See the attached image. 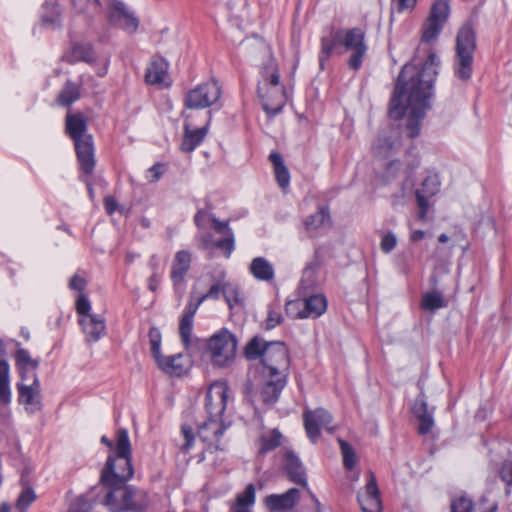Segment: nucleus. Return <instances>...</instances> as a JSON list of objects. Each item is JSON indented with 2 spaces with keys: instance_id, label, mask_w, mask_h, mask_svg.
<instances>
[{
  "instance_id": "nucleus-7",
  "label": "nucleus",
  "mask_w": 512,
  "mask_h": 512,
  "mask_svg": "<svg viewBox=\"0 0 512 512\" xmlns=\"http://www.w3.org/2000/svg\"><path fill=\"white\" fill-rule=\"evenodd\" d=\"M286 377L287 375L265 376L262 373L259 383L249 381L245 384V398L253 405L257 397L265 405H273L286 385Z\"/></svg>"
},
{
  "instance_id": "nucleus-9",
  "label": "nucleus",
  "mask_w": 512,
  "mask_h": 512,
  "mask_svg": "<svg viewBox=\"0 0 512 512\" xmlns=\"http://www.w3.org/2000/svg\"><path fill=\"white\" fill-rule=\"evenodd\" d=\"M226 428L227 426L221 420L210 418L199 426L197 436L203 444V449L199 454L198 462L204 461L207 458V453L213 454L216 451H225L226 446L221 442V437Z\"/></svg>"
},
{
  "instance_id": "nucleus-16",
  "label": "nucleus",
  "mask_w": 512,
  "mask_h": 512,
  "mask_svg": "<svg viewBox=\"0 0 512 512\" xmlns=\"http://www.w3.org/2000/svg\"><path fill=\"white\" fill-rule=\"evenodd\" d=\"M358 502L363 512H382L383 506L380 498V490L375 474L369 471L364 493L358 494Z\"/></svg>"
},
{
  "instance_id": "nucleus-8",
  "label": "nucleus",
  "mask_w": 512,
  "mask_h": 512,
  "mask_svg": "<svg viewBox=\"0 0 512 512\" xmlns=\"http://www.w3.org/2000/svg\"><path fill=\"white\" fill-rule=\"evenodd\" d=\"M207 350L214 365L225 367L235 358L237 339L227 329H221L209 338Z\"/></svg>"
},
{
  "instance_id": "nucleus-41",
  "label": "nucleus",
  "mask_w": 512,
  "mask_h": 512,
  "mask_svg": "<svg viewBox=\"0 0 512 512\" xmlns=\"http://www.w3.org/2000/svg\"><path fill=\"white\" fill-rule=\"evenodd\" d=\"M446 306L447 301L439 292H427L422 296L421 307L426 311L433 312Z\"/></svg>"
},
{
  "instance_id": "nucleus-39",
  "label": "nucleus",
  "mask_w": 512,
  "mask_h": 512,
  "mask_svg": "<svg viewBox=\"0 0 512 512\" xmlns=\"http://www.w3.org/2000/svg\"><path fill=\"white\" fill-rule=\"evenodd\" d=\"M0 402L4 405L11 402L9 365L6 361H0Z\"/></svg>"
},
{
  "instance_id": "nucleus-25",
  "label": "nucleus",
  "mask_w": 512,
  "mask_h": 512,
  "mask_svg": "<svg viewBox=\"0 0 512 512\" xmlns=\"http://www.w3.org/2000/svg\"><path fill=\"white\" fill-rule=\"evenodd\" d=\"M79 324L82 327L87 342H97L106 331L105 320L99 315L80 317Z\"/></svg>"
},
{
  "instance_id": "nucleus-53",
  "label": "nucleus",
  "mask_w": 512,
  "mask_h": 512,
  "mask_svg": "<svg viewBox=\"0 0 512 512\" xmlns=\"http://www.w3.org/2000/svg\"><path fill=\"white\" fill-rule=\"evenodd\" d=\"M182 435L184 437L185 442L183 443L181 449L183 452L188 453L191 450L193 444L195 443V435L193 433V429L190 426L183 425Z\"/></svg>"
},
{
  "instance_id": "nucleus-24",
  "label": "nucleus",
  "mask_w": 512,
  "mask_h": 512,
  "mask_svg": "<svg viewBox=\"0 0 512 512\" xmlns=\"http://www.w3.org/2000/svg\"><path fill=\"white\" fill-rule=\"evenodd\" d=\"M283 471L290 481L303 487H307L305 470L299 458L292 451H286L284 454Z\"/></svg>"
},
{
  "instance_id": "nucleus-55",
  "label": "nucleus",
  "mask_w": 512,
  "mask_h": 512,
  "mask_svg": "<svg viewBox=\"0 0 512 512\" xmlns=\"http://www.w3.org/2000/svg\"><path fill=\"white\" fill-rule=\"evenodd\" d=\"M166 167L162 163H156L151 168L148 169L146 178L150 182H156L158 181L161 176L165 173Z\"/></svg>"
},
{
  "instance_id": "nucleus-32",
  "label": "nucleus",
  "mask_w": 512,
  "mask_h": 512,
  "mask_svg": "<svg viewBox=\"0 0 512 512\" xmlns=\"http://www.w3.org/2000/svg\"><path fill=\"white\" fill-rule=\"evenodd\" d=\"M331 224V217L329 208L327 206H321L319 209L308 216L304 221L305 229L308 232L316 231L325 225Z\"/></svg>"
},
{
  "instance_id": "nucleus-20",
  "label": "nucleus",
  "mask_w": 512,
  "mask_h": 512,
  "mask_svg": "<svg viewBox=\"0 0 512 512\" xmlns=\"http://www.w3.org/2000/svg\"><path fill=\"white\" fill-rule=\"evenodd\" d=\"M192 256L187 250L176 252L171 265L170 278L176 291L183 293L185 277L191 266Z\"/></svg>"
},
{
  "instance_id": "nucleus-50",
  "label": "nucleus",
  "mask_w": 512,
  "mask_h": 512,
  "mask_svg": "<svg viewBox=\"0 0 512 512\" xmlns=\"http://www.w3.org/2000/svg\"><path fill=\"white\" fill-rule=\"evenodd\" d=\"M149 341L151 345L152 356L154 359H157L162 355L160 351L161 333L157 328L153 327L149 330Z\"/></svg>"
},
{
  "instance_id": "nucleus-12",
  "label": "nucleus",
  "mask_w": 512,
  "mask_h": 512,
  "mask_svg": "<svg viewBox=\"0 0 512 512\" xmlns=\"http://www.w3.org/2000/svg\"><path fill=\"white\" fill-rule=\"evenodd\" d=\"M450 6L448 0H435L429 16L422 26V41L430 43L435 41L441 33L444 24L449 18Z\"/></svg>"
},
{
  "instance_id": "nucleus-11",
  "label": "nucleus",
  "mask_w": 512,
  "mask_h": 512,
  "mask_svg": "<svg viewBox=\"0 0 512 512\" xmlns=\"http://www.w3.org/2000/svg\"><path fill=\"white\" fill-rule=\"evenodd\" d=\"M212 228L218 234L223 235L220 240H214L209 232H203L198 235L203 249L216 248L224 252L227 258L230 257L235 248V238L232 229L229 227V221H220L216 216L211 217Z\"/></svg>"
},
{
  "instance_id": "nucleus-64",
  "label": "nucleus",
  "mask_w": 512,
  "mask_h": 512,
  "mask_svg": "<svg viewBox=\"0 0 512 512\" xmlns=\"http://www.w3.org/2000/svg\"><path fill=\"white\" fill-rule=\"evenodd\" d=\"M0 512H10V506L7 503H3L0 506Z\"/></svg>"
},
{
  "instance_id": "nucleus-49",
  "label": "nucleus",
  "mask_w": 512,
  "mask_h": 512,
  "mask_svg": "<svg viewBox=\"0 0 512 512\" xmlns=\"http://www.w3.org/2000/svg\"><path fill=\"white\" fill-rule=\"evenodd\" d=\"M36 495L32 488H25L19 495L16 507L20 512H27V508L35 501Z\"/></svg>"
},
{
  "instance_id": "nucleus-62",
  "label": "nucleus",
  "mask_w": 512,
  "mask_h": 512,
  "mask_svg": "<svg viewBox=\"0 0 512 512\" xmlns=\"http://www.w3.org/2000/svg\"><path fill=\"white\" fill-rule=\"evenodd\" d=\"M95 10H102L106 0H86Z\"/></svg>"
},
{
  "instance_id": "nucleus-5",
  "label": "nucleus",
  "mask_w": 512,
  "mask_h": 512,
  "mask_svg": "<svg viewBox=\"0 0 512 512\" xmlns=\"http://www.w3.org/2000/svg\"><path fill=\"white\" fill-rule=\"evenodd\" d=\"M87 119L81 114H67L66 132L74 140L77 158L82 171L86 174L92 173L94 160V147L92 136L86 133Z\"/></svg>"
},
{
  "instance_id": "nucleus-63",
  "label": "nucleus",
  "mask_w": 512,
  "mask_h": 512,
  "mask_svg": "<svg viewBox=\"0 0 512 512\" xmlns=\"http://www.w3.org/2000/svg\"><path fill=\"white\" fill-rule=\"evenodd\" d=\"M139 28V20L130 13V33L137 31Z\"/></svg>"
},
{
  "instance_id": "nucleus-17",
  "label": "nucleus",
  "mask_w": 512,
  "mask_h": 512,
  "mask_svg": "<svg viewBox=\"0 0 512 512\" xmlns=\"http://www.w3.org/2000/svg\"><path fill=\"white\" fill-rule=\"evenodd\" d=\"M304 426L308 437L312 442H316L320 436L321 428H328V425L332 422L331 414L323 408H318L313 411H305L303 414Z\"/></svg>"
},
{
  "instance_id": "nucleus-58",
  "label": "nucleus",
  "mask_w": 512,
  "mask_h": 512,
  "mask_svg": "<svg viewBox=\"0 0 512 512\" xmlns=\"http://www.w3.org/2000/svg\"><path fill=\"white\" fill-rule=\"evenodd\" d=\"M500 477L507 485L512 486V460L502 465Z\"/></svg>"
},
{
  "instance_id": "nucleus-60",
  "label": "nucleus",
  "mask_w": 512,
  "mask_h": 512,
  "mask_svg": "<svg viewBox=\"0 0 512 512\" xmlns=\"http://www.w3.org/2000/svg\"><path fill=\"white\" fill-rule=\"evenodd\" d=\"M392 1L396 5L398 12H403L405 10H411L417 4V0H392Z\"/></svg>"
},
{
  "instance_id": "nucleus-54",
  "label": "nucleus",
  "mask_w": 512,
  "mask_h": 512,
  "mask_svg": "<svg viewBox=\"0 0 512 512\" xmlns=\"http://www.w3.org/2000/svg\"><path fill=\"white\" fill-rule=\"evenodd\" d=\"M91 306L88 298L84 294H80L76 301V311L80 317H84L86 315H91L90 312Z\"/></svg>"
},
{
  "instance_id": "nucleus-19",
  "label": "nucleus",
  "mask_w": 512,
  "mask_h": 512,
  "mask_svg": "<svg viewBox=\"0 0 512 512\" xmlns=\"http://www.w3.org/2000/svg\"><path fill=\"white\" fill-rule=\"evenodd\" d=\"M208 115L211 117L210 112H208ZM190 119L191 115H186L184 122V135L180 145L181 151L185 153H191L203 142L207 135L210 121V118H208V121L204 126L195 128Z\"/></svg>"
},
{
  "instance_id": "nucleus-30",
  "label": "nucleus",
  "mask_w": 512,
  "mask_h": 512,
  "mask_svg": "<svg viewBox=\"0 0 512 512\" xmlns=\"http://www.w3.org/2000/svg\"><path fill=\"white\" fill-rule=\"evenodd\" d=\"M182 354H175L171 356L161 355L155 359L158 367L167 374L173 376H181L185 373V367L182 364Z\"/></svg>"
},
{
  "instance_id": "nucleus-23",
  "label": "nucleus",
  "mask_w": 512,
  "mask_h": 512,
  "mask_svg": "<svg viewBox=\"0 0 512 512\" xmlns=\"http://www.w3.org/2000/svg\"><path fill=\"white\" fill-rule=\"evenodd\" d=\"M19 402L32 410L40 409V383L38 378L17 384Z\"/></svg>"
},
{
  "instance_id": "nucleus-3",
  "label": "nucleus",
  "mask_w": 512,
  "mask_h": 512,
  "mask_svg": "<svg viewBox=\"0 0 512 512\" xmlns=\"http://www.w3.org/2000/svg\"><path fill=\"white\" fill-rule=\"evenodd\" d=\"M337 48H343L350 52L347 65L357 71L361 68L368 51L366 43V31L361 27L349 29L331 30L321 38V50L319 53V65L324 69L325 62L331 57Z\"/></svg>"
},
{
  "instance_id": "nucleus-27",
  "label": "nucleus",
  "mask_w": 512,
  "mask_h": 512,
  "mask_svg": "<svg viewBox=\"0 0 512 512\" xmlns=\"http://www.w3.org/2000/svg\"><path fill=\"white\" fill-rule=\"evenodd\" d=\"M16 366L20 372L22 382L37 378L36 370L39 362L30 356L26 349H18L15 353Z\"/></svg>"
},
{
  "instance_id": "nucleus-26",
  "label": "nucleus",
  "mask_w": 512,
  "mask_h": 512,
  "mask_svg": "<svg viewBox=\"0 0 512 512\" xmlns=\"http://www.w3.org/2000/svg\"><path fill=\"white\" fill-rule=\"evenodd\" d=\"M197 310L198 304H193L191 300L187 303L180 318L179 335L186 348H188L192 342L193 321Z\"/></svg>"
},
{
  "instance_id": "nucleus-21",
  "label": "nucleus",
  "mask_w": 512,
  "mask_h": 512,
  "mask_svg": "<svg viewBox=\"0 0 512 512\" xmlns=\"http://www.w3.org/2000/svg\"><path fill=\"white\" fill-rule=\"evenodd\" d=\"M300 499L297 488H291L283 494H271L265 497L264 503L272 512H284L295 507Z\"/></svg>"
},
{
  "instance_id": "nucleus-33",
  "label": "nucleus",
  "mask_w": 512,
  "mask_h": 512,
  "mask_svg": "<svg viewBox=\"0 0 512 512\" xmlns=\"http://www.w3.org/2000/svg\"><path fill=\"white\" fill-rule=\"evenodd\" d=\"M64 58L69 63L78 61L91 63L94 61L95 56L91 45L86 43H75L70 53L66 54Z\"/></svg>"
},
{
  "instance_id": "nucleus-34",
  "label": "nucleus",
  "mask_w": 512,
  "mask_h": 512,
  "mask_svg": "<svg viewBox=\"0 0 512 512\" xmlns=\"http://www.w3.org/2000/svg\"><path fill=\"white\" fill-rule=\"evenodd\" d=\"M254 503L255 487L253 484H249L242 493L237 495L235 503L230 508V512H251L250 508Z\"/></svg>"
},
{
  "instance_id": "nucleus-13",
  "label": "nucleus",
  "mask_w": 512,
  "mask_h": 512,
  "mask_svg": "<svg viewBox=\"0 0 512 512\" xmlns=\"http://www.w3.org/2000/svg\"><path fill=\"white\" fill-rule=\"evenodd\" d=\"M221 93L219 83L213 79L187 92L184 103L189 109H204L215 104L220 99Z\"/></svg>"
},
{
  "instance_id": "nucleus-51",
  "label": "nucleus",
  "mask_w": 512,
  "mask_h": 512,
  "mask_svg": "<svg viewBox=\"0 0 512 512\" xmlns=\"http://www.w3.org/2000/svg\"><path fill=\"white\" fill-rule=\"evenodd\" d=\"M473 503L470 499L461 496L451 502V512H472Z\"/></svg>"
},
{
  "instance_id": "nucleus-38",
  "label": "nucleus",
  "mask_w": 512,
  "mask_h": 512,
  "mask_svg": "<svg viewBox=\"0 0 512 512\" xmlns=\"http://www.w3.org/2000/svg\"><path fill=\"white\" fill-rule=\"evenodd\" d=\"M282 435L277 429L264 433L260 437L259 453L266 454L281 444Z\"/></svg>"
},
{
  "instance_id": "nucleus-56",
  "label": "nucleus",
  "mask_w": 512,
  "mask_h": 512,
  "mask_svg": "<svg viewBox=\"0 0 512 512\" xmlns=\"http://www.w3.org/2000/svg\"><path fill=\"white\" fill-rule=\"evenodd\" d=\"M396 245L397 239L393 233L389 232L382 237L380 246L383 252H391L396 247Z\"/></svg>"
},
{
  "instance_id": "nucleus-59",
  "label": "nucleus",
  "mask_w": 512,
  "mask_h": 512,
  "mask_svg": "<svg viewBox=\"0 0 512 512\" xmlns=\"http://www.w3.org/2000/svg\"><path fill=\"white\" fill-rule=\"evenodd\" d=\"M104 207L109 215H112L115 211H123V208L118 205L117 200L113 196H106L104 198Z\"/></svg>"
},
{
  "instance_id": "nucleus-48",
  "label": "nucleus",
  "mask_w": 512,
  "mask_h": 512,
  "mask_svg": "<svg viewBox=\"0 0 512 512\" xmlns=\"http://www.w3.org/2000/svg\"><path fill=\"white\" fill-rule=\"evenodd\" d=\"M393 149L394 142L390 141L386 136L379 137L373 147L374 154L380 158H386Z\"/></svg>"
},
{
  "instance_id": "nucleus-35",
  "label": "nucleus",
  "mask_w": 512,
  "mask_h": 512,
  "mask_svg": "<svg viewBox=\"0 0 512 512\" xmlns=\"http://www.w3.org/2000/svg\"><path fill=\"white\" fill-rule=\"evenodd\" d=\"M102 10L106 11L109 22L113 25H117L128 18L125 4L118 0H106Z\"/></svg>"
},
{
  "instance_id": "nucleus-4",
  "label": "nucleus",
  "mask_w": 512,
  "mask_h": 512,
  "mask_svg": "<svg viewBox=\"0 0 512 512\" xmlns=\"http://www.w3.org/2000/svg\"><path fill=\"white\" fill-rule=\"evenodd\" d=\"M279 80L277 65L270 59L263 68L262 80L257 89L263 109L270 117L279 114L286 103L285 89L280 86Z\"/></svg>"
},
{
  "instance_id": "nucleus-18",
  "label": "nucleus",
  "mask_w": 512,
  "mask_h": 512,
  "mask_svg": "<svg viewBox=\"0 0 512 512\" xmlns=\"http://www.w3.org/2000/svg\"><path fill=\"white\" fill-rule=\"evenodd\" d=\"M440 181L436 174L428 175L422 182L421 188L416 190V202L419 208L418 219L425 221L429 210L428 199L438 193Z\"/></svg>"
},
{
  "instance_id": "nucleus-36",
  "label": "nucleus",
  "mask_w": 512,
  "mask_h": 512,
  "mask_svg": "<svg viewBox=\"0 0 512 512\" xmlns=\"http://www.w3.org/2000/svg\"><path fill=\"white\" fill-rule=\"evenodd\" d=\"M80 87L72 81H66L65 85L59 92L56 102L63 107H69L80 98Z\"/></svg>"
},
{
  "instance_id": "nucleus-15",
  "label": "nucleus",
  "mask_w": 512,
  "mask_h": 512,
  "mask_svg": "<svg viewBox=\"0 0 512 512\" xmlns=\"http://www.w3.org/2000/svg\"><path fill=\"white\" fill-rule=\"evenodd\" d=\"M228 387L226 383L216 381L212 383L205 396V410L208 418L221 420L226 409Z\"/></svg>"
},
{
  "instance_id": "nucleus-42",
  "label": "nucleus",
  "mask_w": 512,
  "mask_h": 512,
  "mask_svg": "<svg viewBox=\"0 0 512 512\" xmlns=\"http://www.w3.org/2000/svg\"><path fill=\"white\" fill-rule=\"evenodd\" d=\"M147 495L130 486V512H147Z\"/></svg>"
},
{
  "instance_id": "nucleus-44",
  "label": "nucleus",
  "mask_w": 512,
  "mask_h": 512,
  "mask_svg": "<svg viewBox=\"0 0 512 512\" xmlns=\"http://www.w3.org/2000/svg\"><path fill=\"white\" fill-rule=\"evenodd\" d=\"M338 443L340 445L341 453L343 456V465L347 470L353 469L357 462L356 454L353 447L345 440L339 438Z\"/></svg>"
},
{
  "instance_id": "nucleus-45",
  "label": "nucleus",
  "mask_w": 512,
  "mask_h": 512,
  "mask_svg": "<svg viewBox=\"0 0 512 512\" xmlns=\"http://www.w3.org/2000/svg\"><path fill=\"white\" fill-rule=\"evenodd\" d=\"M221 279L213 284L209 290L207 291V293L203 294L201 297L198 298L197 301H193V304H198V307L207 299H213V300H217L219 299L220 297V294H223L224 292V286L226 284V282L223 280L224 277H225V274L224 273H221Z\"/></svg>"
},
{
  "instance_id": "nucleus-52",
  "label": "nucleus",
  "mask_w": 512,
  "mask_h": 512,
  "mask_svg": "<svg viewBox=\"0 0 512 512\" xmlns=\"http://www.w3.org/2000/svg\"><path fill=\"white\" fill-rule=\"evenodd\" d=\"M215 216L214 214H209L208 212L204 210H199L195 216H194V222L197 228L201 231L199 235L203 232H206L205 230L208 227V224H212L211 217Z\"/></svg>"
},
{
  "instance_id": "nucleus-43",
  "label": "nucleus",
  "mask_w": 512,
  "mask_h": 512,
  "mask_svg": "<svg viewBox=\"0 0 512 512\" xmlns=\"http://www.w3.org/2000/svg\"><path fill=\"white\" fill-rule=\"evenodd\" d=\"M319 267L318 252H315V260L306 265L301 280V288L308 289L315 285V272Z\"/></svg>"
},
{
  "instance_id": "nucleus-1",
  "label": "nucleus",
  "mask_w": 512,
  "mask_h": 512,
  "mask_svg": "<svg viewBox=\"0 0 512 512\" xmlns=\"http://www.w3.org/2000/svg\"><path fill=\"white\" fill-rule=\"evenodd\" d=\"M439 65V58L430 51L421 68L415 64H406L398 76L390 101L389 115L392 119L399 120L405 113L408 114L405 129L410 138L420 134L421 121L428 108L427 100L432 94Z\"/></svg>"
},
{
  "instance_id": "nucleus-29",
  "label": "nucleus",
  "mask_w": 512,
  "mask_h": 512,
  "mask_svg": "<svg viewBox=\"0 0 512 512\" xmlns=\"http://www.w3.org/2000/svg\"><path fill=\"white\" fill-rule=\"evenodd\" d=\"M249 271L259 281L270 282L275 277L273 265L264 257L254 258L250 263Z\"/></svg>"
},
{
  "instance_id": "nucleus-47",
  "label": "nucleus",
  "mask_w": 512,
  "mask_h": 512,
  "mask_svg": "<svg viewBox=\"0 0 512 512\" xmlns=\"http://www.w3.org/2000/svg\"><path fill=\"white\" fill-rule=\"evenodd\" d=\"M283 321L279 303H272L268 306V314L265 320L266 329L270 330L280 325Z\"/></svg>"
},
{
  "instance_id": "nucleus-37",
  "label": "nucleus",
  "mask_w": 512,
  "mask_h": 512,
  "mask_svg": "<svg viewBox=\"0 0 512 512\" xmlns=\"http://www.w3.org/2000/svg\"><path fill=\"white\" fill-rule=\"evenodd\" d=\"M264 339L255 336L253 337L244 348V355L247 360L263 359L264 350H266L267 344Z\"/></svg>"
},
{
  "instance_id": "nucleus-2",
  "label": "nucleus",
  "mask_w": 512,
  "mask_h": 512,
  "mask_svg": "<svg viewBox=\"0 0 512 512\" xmlns=\"http://www.w3.org/2000/svg\"><path fill=\"white\" fill-rule=\"evenodd\" d=\"M100 481L108 491L105 505L112 512L128 510V434L125 429L118 432L116 454L109 455Z\"/></svg>"
},
{
  "instance_id": "nucleus-40",
  "label": "nucleus",
  "mask_w": 512,
  "mask_h": 512,
  "mask_svg": "<svg viewBox=\"0 0 512 512\" xmlns=\"http://www.w3.org/2000/svg\"><path fill=\"white\" fill-rule=\"evenodd\" d=\"M42 23L53 28L60 26V10L56 2H45Z\"/></svg>"
},
{
  "instance_id": "nucleus-61",
  "label": "nucleus",
  "mask_w": 512,
  "mask_h": 512,
  "mask_svg": "<svg viewBox=\"0 0 512 512\" xmlns=\"http://www.w3.org/2000/svg\"><path fill=\"white\" fill-rule=\"evenodd\" d=\"M425 235H426V233L423 230H414V231H412V233L410 235V239L413 242H417V241L422 240L425 237Z\"/></svg>"
},
{
  "instance_id": "nucleus-14",
  "label": "nucleus",
  "mask_w": 512,
  "mask_h": 512,
  "mask_svg": "<svg viewBox=\"0 0 512 512\" xmlns=\"http://www.w3.org/2000/svg\"><path fill=\"white\" fill-rule=\"evenodd\" d=\"M327 308L326 298L323 295H312L308 298L296 301H289L286 304L287 314H291V311L297 310V313L293 316L295 318H317L321 316Z\"/></svg>"
},
{
  "instance_id": "nucleus-22",
  "label": "nucleus",
  "mask_w": 512,
  "mask_h": 512,
  "mask_svg": "<svg viewBox=\"0 0 512 512\" xmlns=\"http://www.w3.org/2000/svg\"><path fill=\"white\" fill-rule=\"evenodd\" d=\"M169 64L163 57H154L147 67L145 81L150 85L169 87L171 81L168 75Z\"/></svg>"
},
{
  "instance_id": "nucleus-28",
  "label": "nucleus",
  "mask_w": 512,
  "mask_h": 512,
  "mask_svg": "<svg viewBox=\"0 0 512 512\" xmlns=\"http://www.w3.org/2000/svg\"><path fill=\"white\" fill-rule=\"evenodd\" d=\"M412 411L419 421L418 432L422 435L427 434L434 425V419L432 412L428 409L426 401L423 399L416 400Z\"/></svg>"
},
{
  "instance_id": "nucleus-31",
  "label": "nucleus",
  "mask_w": 512,
  "mask_h": 512,
  "mask_svg": "<svg viewBox=\"0 0 512 512\" xmlns=\"http://www.w3.org/2000/svg\"><path fill=\"white\" fill-rule=\"evenodd\" d=\"M269 160L273 165L277 183L282 189H286L290 184V174L284 164L282 155L274 151L269 155Z\"/></svg>"
},
{
  "instance_id": "nucleus-6",
  "label": "nucleus",
  "mask_w": 512,
  "mask_h": 512,
  "mask_svg": "<svg viewBox=\"0 0 512 512\" xmlns=\"http://www.w3.org/2000/svg\"><path fill=\"white\" fill-rule=\"evenodd\" d=\"M476 49V37L471 26H463L456 39L455 75L466 81L472 75L473 54Z\"/></svg>"
},
{
  "instance_id": "nucleus-57",
  "label": "nucleus",
  "mask_w": 512,
  "mask_h": 512,
  "mask_svg": "<svg viewBox=\"0 0 512 512\" xmlns=\"http://www.w3.org/2000/svg\"><path fill=\"white\" fill-rule=\"evenodd\" d=\"M86 285H87L86 279L83 276H81L80 274L73 275L69 281L70 289L76 290L79 292H82L86 288Z\"/></svg>"
},
{
  "instance_id": "nucleus-46",
  "label": "nucleus",
  "mask_w": 512,
  "mask_h": 512,
  "mask_svg": "<svg viewBox=\"0 0 512 512\" xmlns=\"http://www.w3.org/2000/svg\"><path fill=\"white\" fill-rule=\"evenodd\" d=\"M223 296L230 309H233L234 306L243 304L237 285L226 282Z\"/></svg>"
},
{
  "instance_id": "nucleus-10",
  "label": "nucleus",
  "mask_w": 512,
  "mask_h": 512,
  "mask_svg": "<svg viewBox=\"0 0 512 512\" xmlns=\"http://www.w3.org/2000/svg\"><path fill=\"white\" fill-rule=\"evenodd\" d=\"M261 363L265 376L287 375L290 360L286 345L281 341L269 342Z\"/></svg>"
}]
</instances>
